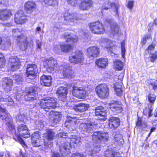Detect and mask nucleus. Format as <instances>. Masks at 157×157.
<instances>
[{
    "label": "nucleus",
    "instance_id": "1",
    "mask_svg": "<svg viewBox=\"0 0 157 157\" xmlns=\"http://www.w3.org/2000/svg\"><path fill=\"white\" fill-rule=\"evenodd\" d=\"M70 143L66 142L62 143L61 145H59L60 150L61 152H64L62 153V155L64 156L68 155L70 152V148L72 145L78 144L80 143L81 138L79 136L76 135H72L69 139Z\"/></svg>",
    "mask_w": 157,
    "mask_h": 157
},
{
    "label": "nucleus",
    "instance_id": "2",
    "mask_svg": "<svg viewBox=\"0 0 157 157\" xmlns=\"http://www.w3.org/2000/svg\"><path fill=\"white\" fill-rule=\"evenodd\" d=\"M56 100L52 98H44L40 101L41 107L46 112H49L56 107Z\"/></svg>",
    "mask_w": 157,
    "mask_h": 157
},
{
    "label": "nucleus",
    "instance_id": "3",
    "mask_svg": "<svg viewBox=\"0 0 157 157\" xmlns=\"http://www.w3.org/2000/svg\"><path fill=\"white\" fill-rule=\"evenodd\" d=\"M13 36L15 37L16 40L21 42V45L20 46L21 49L25 50L28 45L27 37L22 34L21 32L18 29H13Z\"/></svg>",
    "mask_w": 157,
    "mask_h": 157
},
{
    "label": "nucleus",
    "instance_id": "4",
    "mask_svg": "<svg viewBox=\"0 0 157 157\" xmlns=\"http://www.w3.org/2000/svg\"><path fill=\"white\" fill-rule=\"evenodd\" d=\"M55 133L51 129H47L46 133L44 135L43 139L44 145L47 148H51L52 146V140L55 137Z\"/></svg>",
    "mask_w": 157,
    "mask_h": 157
},
{
    "label": "nucleus",
    "instance_id": "5",
    "mask_svg": "<svg viewBox=\"0 0 157 157\" xmlns=\"http://www.w3.org/2000/svg\"><path fill=\"white\" fill-rule=\"evenodd\" d=\"M0 117L2 120H4L8 124V126L10 129L13 130L15 127L13 124L10 116L5 109H2L0 106Z\"/></svg>",
    "mask_w": 157,
    "mask_h": 157
},
{
    "label": "nucleus",
    "instance_id": "6",
    "mask_svg": "<svg viewBox=\"0 0 157 157\" xmlns=\"http://www.w3.org/2000/svg\"><path fill=\"white\" fill-rule=\"evenodd\" d=\"M96 94L100 98H105L109 95V89L107 85L101 84L98 85L96 88Z\"/></svg>",
    "mask_w": 157,
    "mask_h": 157
},
{
    "label": "nucleus",
    "instance_id": "7",
    "mask_svg": "<svg viewBox=\"0 0 157 157\" xmlns=\"http://www.w3.org/2000/svg\"><path fill=\"white\" fill-rule=\"evenodd\" d=\"M89 26L90 30L94 34H102L105 32L103 25L99 21L90 23Z\"/></svg>",
    "mask_w": 157,
    "mask_h": 157
},
{
    "label": "nucleus",
    "instance_id": "8",
    "mask_svg": "<svg viewBox=\"0 0 157 157\" xmlns=\"http://www.w3.org/2000/svg\"><path fill=\"white\" fill-rule=\"evenodd\" d=\"M155 46V43L152 42L148 46L145 51L144 56H146L148 53L149 55V59L152 62H155L157 58V51L154 52Z\"/></svg>",
    "mask_w": 157,
    "mask_h": 157
},
{
    "label": "nucleus",
    "instance_id": "9",
    "mask_svg": "<svg viewBox=\"0 0 157 157\" xmlns=\"http://www.w3.org/2000/svg\"><path fill=\"white\" fill-rule=\"evenodd\" d=\"M38 72L36 66L33 64L27 65L26 71V75L29 79H33L35 78Z\"/></svg>",
    "mask_w": 157,
    "mask_h": 157
},
{
    "label": "nucleus",
    "instance_id": "10",
    "mask_svg": "<svg viewBox=\"0 0 157 157\" xmlns=\"http://www.w3.org/2000/svg\"><path fill=\"white\" fill-rule=\"evenodd\" d=\"M72 92L74 96L80 98L85 97L86 94L84 88L80 87L78 85L73 86Z\"/></svg>",
    "mask_w": 157,
    "mask_h": 157
},
{
    "label": "nucleus",
    "instance_id": "11",
    "mask_svg": "<svg viewBox=\"0 0 157 157\" xmlns=\"http://www.w3.org/2000/svg\"><path fill=\"white\" fill-rule=\"evenodd\" d=\"M9 69L14 71L18 69L21 65L20 60L16 56H12L9 60Z\"/></svg>",
    "mask_w": 157,
    "mask_h": 157
},
{
    "label": "nucleus",
    "instance_id": "12",
    "mask_svg": "<svg viewBox=\"0 0 157 157\" xmlns=\"http://www.w3.org/2000/svg\"><path fill=\"white\" fill-rule=\"evenodd\" d=\"M100 48L96 46H91L87 49L86 55L91 59L93 60L99 54Z\"/></svg>",
    "mask_w": 157,
    "mask_h": 157
},
{
    "label": "nucleus",
    "instance_id": "13",
    "mask_svg": "<svg viewBox=\"0 0 157 157\" xmlns=\"http://www.w3.org/2000/svg\"><path fill=\"white\" fill-rule=\"evenodd\" d=\"M64 19L67 21L71 25H75L78 24L80 20V19L77 17V14L76 13L70 14L69 13H66L64 16Z\"/></svg>",
    "mask_w": 157,
    "mask_h": 157
},
{
    "label": "nucleus",
    "instance_id": "14",
    "mask_svg": "<svg viewBox=\"0 0 157 157\" xmlns=\"http://www.w3.org/2000/svg\"><path fill=\"white\" fill-rule=\"evenodd\" d=\"M44 66L47 68L48 71H54L56 69V61L51 58L49 59H45L44 61Z\"/></svg>",
    "mask_w": 157,
    "mask_h": 157
},
{
    "label": "nucleus",
    "instance_id": "15",
    "mask_svg": "<svg viewBox=\"0 0 157 157\" xmlns=\"http://www.w3.org/2000/svg\"><path fill=\"white\" fill-rule=\"evenodd\" d=\"M84 60L83 54L81 51H76L74 55L69 58L70 61L74 63H81Z\"/></svg>",
    "mask_w": 157,
    "mask_h": 157
},
{
    "label": "nucleus",
    "instance_id": "16",
    "mask_svg": "<svg viewBox=\"0 0 157 157\" xmlns=\"http://www.w3.org/2000/svg\"><path fill=\"white\" fill-rule=\"evenodd\" d=\"M77 119L75 117L68 116L65 124L70 131H72L75 129L77 125Z\"/></svg>",
    "mask_w": 157,
    "mask_h": 157
},
{
    "label": "nucleus",
    "instance_id": "17",
    "mask_svg": "<svg viewBox=\"0 0 157 157\" xmlns=\"http://www.w3.org/2000/svg\"><path fill=\"white\" fill-rule=\"evenodd\" d=\"M25 123L19 124L17 127V130L19 133V135L25 138H28L30 137V135L27 128Z\"/></svg>",
    "mask_w": 157,
    "mask_h": 157
},
{
    "label": "nucleus",
    "instance_id": "18",
    "mask_svg": "<svg viewBox=\"0 0 157 157\" xmlns=\"http://www.w3.org/2000/svg\"><path fill=\"white\" fill-rule=\"evenodd\" d=\"M93 140L98 142V141H107L109 139V135L107 133H101L100 132L94 133L92 135Z\"/></svg>",
    "mask_w": 157,
    "mask_h": 157
},
{
    "label": "nucleus",
    "instance_id": "19",
    "mask_svg": "<svg viewBox=\"0 0 157 157\" xmlns=\"http://www.w3.org/2000/svg\"><path fill=\"white\" fill-rule=\"evenodd\" d=\"M27 21L26 17L24 15L23 11H18L15 15V21L17 24H23Z\"/></svg>",
    "mask_w": 157,
    "mask_h": 157
},
{
    "label": "nucleus",
    "instance_id": "20",
    "mask_svg": "<svg viewBox=\"0 0 157 157\" xmlns=\"http://www.w3.org/2000/svg\"><path fill=\"white\" fill-rule=\"evenodd\" d=\"M79 4V9L82 11L88 10L92 6L93 3L92 0H80Z\"/></svg>",
    "mask_w": 157,
    "mask_h": 157
},
{
    "label": "nucleus",
    "instance_id": "21",
    "mask_svg": "<svg viewBox=\"0 0 157 157\" xmlns=\"http://www.w3.org/2000/svg\"><path fill=\"white\" fill-rule=\"evenodd\" d=\"M26 94L25 99L27 101L33 100L36 99V92L33 87L27 88L26 90Z\"/></svg>",
    "mask_w": 157,
    "mask_h": 157
},
{
    "label": "nucleus",
    "instance_id": "22",
    "mask_svg": "<svg viewBox=\"0 0 157 157\" xmlns=\"http://www.w3.org/2000/svg\"><path fill=\"white\" fill-rule=\"evenodd\" d=\"M94 128V125L92 123L89 124L86 123H81L79 125V129L84 134L86 135V133H90L92 131L93 128Z\"/></svg>",
    "mask_w": 157,
    "mask_h": 157
},
{
    "label": "nucleus",
    "instance_id": "23",
    "mask_svg": "<svg viewBox=\"0 0 157 157\" xmlns=\"http://www.w3.org/2000/svg\"><path fill=\"white\" fill-rule=\"evenodd\" d=\"M12 15V11L10 10H0V20L4 21L10 18Z\"/></svg>",
    "mask_w": 157,
    "mask_h": 157
},
{
    "label": "nucleus",
    "instance_id": "24",
    "mask_svg": "<svg viewBox=\"0 0 157 157\" xmlns=\"http://www.w3.org/2000/svg\"><path fill=\"white\" fill-rule=\"evenodd\" d=\"M106 113L105 110L101 106L97 107L95 109L96 116L98 118L99 120H105V116Z\"/></svg>",
    "mask_w": 157,
    "mask_h": 157
},
{
    "label": "nucleus",
    "instance_id": "25",
    "mask_svg": "<svg viewBox=\"0 0 157 157\" xmlns=\"http://www.w3.org/2000/svg\"><path fill=\"white\" fill-rule=\"evenodd\" d=\"M67 92L66 87H61L58 88L57 93L58 94L59 98L62 101H65L66 99V95Z\"/></svg>",
    "mask_w": 157,
    "mask_h": 157
},
{
    "label": "nucleus",
    "instance_id": "26",
    "mask_svg": "<svg viewBox=\"0 0 157 157\" xmlns=\"http://www.w3.org/2000/svg\"><path fill=\"white\" fill-rule=\"evenodd\" d=\"M0 101L5 102V104L8 106H13L15 105L14 102L11 97L8 96L7 97H3L2 93L0 92Z\"/></svg>",
    "mask_w": 157,
    "mask_h": 157
},
{
    "label": "nucleus",
    "instance_id": "27",
    "mask_svg": "<svg viewBox=\"0 0 157 157\" xmlns=\"http://www.w3.org/2000/svg\"><path fill=\"white\" fill-rule=\"evenodd\" d=\"M40 82L42 85L48 86L51 85L52 78L50 76L43 75L40 77Z\"/></svg>",
    "mask_w": 157,
    "mask_h": 157
},
{
    "label": "nucleus",
    "instance_id": "28",
    "mask_svg": "<svg viewBox=\"0 0 157 157\" xmlns=\"http://www.w3.org/2000/svg\"><path fill=\"white\" fill-rule=\"evenodd\" d=\"M90 106L89 104L85 103H79L74 106V109L76 111L83 112L87 110Z\"/></svg>",
    "mask_w": 157,
    "mask_h": 157
},
{
    "label": "nucleus",
    "instance_id": "29",
    "mask_svg": "<svg viewBox=\"0 0 157 157\" xmlns=\"http://www.w3.org/2000/svg\"><path fill=\"white\" fill-rule=\"evenodd\" d=\"M109 126L111 128L115 129L117 128L120 124V120L117 117H112L109 119Z\"/></svg>",
    "mask_w": 157,
    "mask_h": 157
},
{
    "label": "nucleus",
    "instance_id": "30",
    "mask_svg": "<svg viewBox=\"0 0 157 157\" xmlns=\"http://www.w3.org/2000/svg\"><path fill=\"white\" fill-rule=\"evenodd\" d=\"M2 86L7 91L11 90L13 86V82L12 79L9 78H3Z\"/></svg>",
    "mask_w": 157,
    "mask_h": 157
},
{
    "label": "nucleus",
    "instance_id": "31",
    "mask_svg": "<svg viewBox=\"0 0 157 157\" xmlns=\"http://www.w3.org/2000/svg\"><path fill=\"white\" fill-rule=\"evenodd\" d=\"M103 42L107 44L106 46V48L108 51L111 52H112L113 50L116 47V45L115 44V42L112 41L107 39H104Z\"/></svg>",
    "mask_w": 157,
    "mask_h": 157
},
{
    "label": "nucleus",
    "instance_id": "32",
    "mask_svg": "<svg viewBox=\"0 0 157 157\" xmlns=\"http://www.w3.org/2000/svg\"><path fill=\"white\" fill-rule=\"evenodd\" d=\"M73 71L71 67L69 66H65L63 69V74L64 77L71 78L72 77Z\"/></svg>",
    "mask_w": 157,
    "mask_h": 157
},
{
    "label": "nucleus",
    "instance_id": "33",
    "mask_svg": "<svg viewBox=\"0 0 157 157\" xmlns=\"http://www.w3.org/2000/svg\"><path fill=\"white\" fill-rule=\"evenodd\" d=\"M106 21L110 25H112L111 29L112 33L114 35L117 34L119 29L118 25L112 19L107 20Z\"/></svg>",
    "mask_w": 157,
    "mask_h": 157
},
{
    "label": "nucleus",
    "instance_id": "34",
    "mask_svg": "<svg viewBox=\"0 0 157 157\" xmlns=\"http://www.w3.org/2000/svg\"><path fill=\"white\" fill-rule=\"evenodd\" d=\"M25 8L28 13L33 12L36 8V5L34 2L28 1L26 2L25 5Z\"/></svg>",
    "mask_w": 157,
    "mask_h": 157
},
{
    "label": "nucleus",
    "instance_id": "35",
    "mask_svg": "<svg viewBox=\"0 0 157 157\" xmlns=\"http://www.w3.org/2000/svg\"><path fill=\"white\" fill-rule=\"evenodd\" d=\"M96 65L99 68H105L108 63V60L106 58H100L95 61Z\"/></svg>",
    "mask_w": 157,
    "mask_h": 157
},
{
    "label": "nucleus",
    "instance_id": "36",
    "mask_svg": "<svg viewBox=\"0 0 157 157\" xmlns=\"http://www.w3.org/2000/svg\"><path fill=\"white\" fill-rule=\"evenodd\" d=\"M50 114L52 116L51 120H53L54 123H58L61 119V116L58 112L52 111Z\"/></svg>",
    "mask_w": 157,
    "mask_h": 157
},
{
    "label": "nucleus",
    "instance_id": "37",
    "mask_svg": "<svg viewBox=\"0 0 157 157\" xmlns=\"http://www.w3.org/2000/svg\"><path fill=\"white\" fill-rule=\"evenodd\" d=\"M40 138V134L39 132H35L32 135V141L34 146L38 147L40 145L38 144Z\"/></svg>",
    "mask_w": 157,
    "mask_h": 157
},
{
    "label": "nucleus",
    "instance_id": "38",
    "mask_svg": "<svg viewBox=\"0 0 157 157\" xmlns=\"http://www.w3.org/2000/svg\"><path fill=\"white\" fill-rule=\"evenodd\" d=\"M64 38L67 42H73L74 43L78 41V39L76 36L72 37L71 34L68 33H66L64 35Z\"/></svg>",
    "mask_w": 157,
    "mask_h": 157
},
{
    "label": "nucleus",
    "instance_id": "39",
    "mask_svg": "<svg viewBox=\"0 0 157 157\" xmlns=\"http://www.w3.org/2000/svg\"><path fill=\"white\" fill-rule=\"evenodd\" d=\"M114 88L116 95L121 96L122 94L123 91L121 89V83L116 82L114 84Z\"/></svg>",
    "mask_w": 157,
    "mask_h": 157
},
{
    "label": "nucleus",
    "instance_id": "40",
    "mask_svg": "<svg viewBox=\"0 0 157 157\" xmlns=\"http://www.w3.org/2000/svg\"><path fill=\"white\" fill-rule=\"evenodd\" d=\"M111 8L114 9L116 12H117V6L114 3H111L110 2L105 3L103 5L102 9L103 10H107Z\"/></svg>",
    "mask_w": 157,
    "mask_h": 157
},
{
    "label": "nucleus",
    "instance_id": "41",
    "mask_svg": "<svg viewBox=\"0 0 157 157\" xmlns=\"http://www.w3.org/2000/svg\"><path fill=\"white\" fill-rule=\"evenodd\" d=\"M110 108L113 112H116L117 113H119L122 111V108L120 105L117 104L116 103L113 104L111 105Z\"/></svg>",
    "mask_w": 157,
    "mask_h": 157
},
{
    "label": "nucleus",
    "instance_id": "42",
    "mask_svg": "<svg viewBox=\"0 0 157 157\" xmlns=\"http://www.w3.org/2000/svg\"><path fill=\"white\" fill-rule=\"evenodd\" d=\"M114 68L118 71L123 69V63L119 60H116L114 62Z\"/></svg>",
    "mask_w": 157,
    "mask_h": 157
},
{
    "label": "nucleus",
    "instance_id": "43",
    "mask_svg": "<svg viewBox=\"0 0 157 157\" xmlns=\"http://www.w3.org/2000/svg\"><path fill=\"white\" fill-rule=\"evenodd\" d=\"M72 46L71 45L62 44H61V52H68L72 49Z\"/></svg>",
    "mask_w": 157,
    "mask_h": 157
},
{
    "label": "nucleus",
    "instance_id": "44",
    "mask_svg": "<svg viewBox=\"0 0 157 157\" xmlns=\"http://www.w3.org/2000/svg\"><path fill=\"white\" fill-rule=\"evenodd\" d=\"M114 140L115 142L119 145H122L124 143V140L122 138V136L121 135H116L115 136Z\"/></svg>",
    "mask_w": 157,
    "mask_h": 157
},
{
    "label": "nucleus",
    "instance_id": "45",
    "mask_svg": "<svg viewBox=\"0 0 157 157\" xmlns=\"http://www.w3.org/2000/svg\"><path fill=\"white\" fill-rule=\"evenodd\" d=\"M61 44L59 43L54 44L53 50L55 52L58 54H61Z\"/></svg>",
    "mask_w": 157,
    "mask_h": 157
},
{
    "label": "nucleus",
    "instance_id": "46",
    "mask_svg": "<svg viewBox=\"0 0 157 157\" xmlns=\"http://www.w3.org/2000/svg\"><path fill=\"white\" fill-rule=\"evenodd\" d=\"M151 39V35L149 34H147L143 37L141 42V44L142 45H144L147 41Z\"/></svg>",
    "mask_w": 157,
    "mask_h": 157
},
{
    "label": "nucleus",
    "instance_id": "47",
    "mask_svg": "<svg viewBox=\"0 0 157 157\" xmlns=\"http://www.w3.org/2000/svg\"><path fill=\"white\" fill-rule=\"evenodd\" d=\"M44 2L45 4L49 6H53L58 4L56 0H44Z\"/></svg>",
    "mask_w": 157,
    "mask_h": 157
},
{
    "label": "nucleus",
    "instance_id": "48",
    "mask_svg": "<svg viewBox=\"0 0 157 157\" xmlns=\"http://www.w3.org/2000/svg\"><path fill=\"white\" fill-rule=\"evenodd\" d=\"M2 43L3 46L5 49H8L11 46V43L9 39L4 40Z\"/></svg>",
    "mask_w": 157,
    "mask_h": 157
},
{
    "label": "nucleus",
    "instance_id": "49",
    "mask_svg": "<svg viewBox=\"0 0 157 157\" xmlns=\"http://www.w3.org/2000/svg\"><path fill=\"white\" fill-rule=\"evenodd\" d=\"M13 78L17 84H19L20 82L22 81L23 77L21 75H15L13 76Z\"/></svg>",
    "mask_w": 157,
    "mask_h": 157
},
{
    "label": "nucleus",
    "instance_id": "50",
    "mask_svg": "<svg viewBox=\"0 0 157 157\" xmlns=\"http://www.w3.org/2000/svg\"><path fill=\"white\" fill-rule=\"evenodd\" d=\"M6 62L3 55L0 53V67L2 68L5 66Z\"/></svg>",
    "mask_w": 157,
    "mask_h": 157
},
{
    "label": "nucleus",
    "instance_id": "51",
    "mask_svg": "<svg viewBox=\"0 0 157 157\" xmlns=\"http://www.w3.org/2000/svg\"><path fill=\"white\" fill-rule=\"evenodd\" d=\"M121 47L122 57L124 58L126 52V50L125 47V43L124 41L121 42Z\"/></svg>",
    "mask_w": 157,
    "mask_h": 157
},
{
    "label": "nucleus",
    "instance_id": "52",
    "mask_svg": "<svg viewBox=\"0 0 157 157\" xmlns=\"http://www.w3.org/2000/svg\"><path fill=\"white\" fill-rule=\"evenodd\" d=\"M152 109L151 108H146L144 110L143 113L145 115H147L148 114V117H150L152 115Z\"/></svg>",
    "mask_w": 157,
    "mask_h": 157
},
{
    "label": "nucleus",
    "instance_id": "53",
    "mask_svg": "<svg viewBox=\"0 0 157 157\" xmlns=\"http://www.w3.org/2000/svg\"><path fill=\"white\" fill-rule=\"evenodd\" d=\"M36 127L39 129L43 128L44 127V124L41 121H37L35 122Z\"/></svg>",
    "mask_w": 157,
    "mask_h": 157
},
{
    "label": "nucleus",
    "instance_id": "54",
    "mask_svg": "<svg viewBox=\"0 0 157 157\" xmlns=\"http://www.w3.org/2000/svg\"><path fill=\"white\" fill-rule=\"evenodd\" d=\"M148 99L150 103H154L156 99V96L153 94H150L148 96Z\"/></svg>",
    "mask_w": 157,
    "mask_h": 157
},
{
    "label": "nucleus",
    "instance_id": "55",
    "mask_svg": "<svg viewBox=\"0 0 157 157\" xmlns=\"http://www.w3.org/2000/svg\"><path fill=\"white\" fill-rule=\"evenodd\" d=\"M105 157H113V152L109 150H107L105 152Z\"/></svg>",
    "mask_w": 157,
    "mask_h": 157
},
{
    "label": "nucleus",
    "instance_id": "56",
    "mask_svg": "<svg viewBox=\"0 0 157 157\" xmlns=\"http://www.w3.org/2000/svg\"><path fill=\"white\" fill-rule=\"evenodd\" d=\"M100 151V147L99 146H95L93 150L91 151L90 154L92 155L95 153L98 152Z\"/></svg>",
    "mask_w": 157,
    "mask_h": 157
},
{
    "label": "nucleus",
    "instance_id": "57",
    "mask_svg": "<svg viewBox=\"0 0 157 157\" xmlns=\"http://www.w3.org/2000/svg\"><path fill=\"white\" fill-rule=\"evenodd\" d=\"M78 0H67L68 3L71 5L76 6L77 5Z\"/></svg>",
    "mask_w": 157,
    "mask_h": 157
},
{
    "label": "nucleus",
    "instance_id": "58",
    "mask_svg": "<svg viewBox=\"0 0 157 157\" xmlns=\"http://www.w3.org/2000/svg\"><path fill=\"white\" fill-rule=\"evenodd\" d=\"M151 85L154 90L157 88V80L152 79L151 80Z\"/></svg>",
    "mask_w": 157,
    "mask_h": 157
},
{
    "label": "nucleus",
    "instance_id": "59",
    "mask_svg": "<svg viewBox=\"0 0 157 157\" xmlns=\"http://www.w3.org/2000/svg\"><path fill=\"white\" fill-rule=\"evenodd\" d=\"M134 2L133 1H129L128 2L127 7L130 10L132 9L133 7Z\"/></svg>",
    "mask_w": 157,
    "mask_h": 157
},
{
    "label": "nucleus",
    "instance_id": "60",
    "mask_svg": "<svg viewBox=\"0 0 157 157\" xmlns=\"http://www.w3.org/2000/svg\"><path fill=\"white\" fill-rule=\"evenodd\" d=\"M67 133L63 132H60L57 135V136L60 138H67Z\"/></svg>",
    "mask_w": 157,
    "mask_h": 157
},
{
    "label": "nucleus",
    "instance_id": "61",
    "mask_svg": "<svg viewBox=\"0 0 157 157\" xmlns=\"http://www.w3.org/2000/svg\"><path fill=\"white\" fill-rule=\"evenodd\" d=\"M24 116L21 115H18L16 117L17 122H22Z\"/></svg>",
    "mask_w": 157,
    "mask_h": 157
},
{
    "label": "nucleus",
    "instance_id": "62",
    "mask_svg": "<svg viewBox=\"0 0 157 157\" xmlns=\"http://www.w3.org/2000/svg\"><path fill=\"white\" fill-rule=\"evenodd\" d=\"M71 157H85L83 155L78 153L74 154Z\"/></svg>",
    "mask_w": 157,
    "mask_h": 157
},
{
    "label": "nucleus",
    "instance_id": "63",
    "mask_svg": "<svg viewBox=\"0 0 157 157\" xmlns=\"http://www.w3.org/2000/svg\"><path fill=\"white\" fill-rule=\"evenodd\" d=\"M51 157H61V156L58 152H53L52 153Z\"/></svg>",
    "mask_w": 157,
    "mask_h": 157
},
{
    "label": "nucleus",
    "instance_id": "64",
    "mask_svg": "<svg viewBox=\"0 0 157 157\" xmlns=\"http://www.w3.org/2000/svg\"><path fill=\"white\" fill-rule=\"evenodd\" d=\"M36 43L37 48L39 49H40L42 44L41 41L39 40H37L36 41Z\"/></svg>",
    "mask_w": 157,
    "mask_h": 157
}]
</instances>
